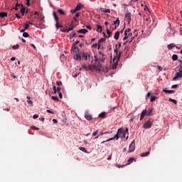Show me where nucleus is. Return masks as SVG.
Segmentation results:
<instances>
[{"label": "nucleus", "mask_w": 182, "mask_h": 182, "mask_svg": "<svg viewBox=\"0 0 182 182\" xmlns=\"http://www.w3.org/2000/svg\"><path fill=\"white\" fill-rule=\"evenodd\" d=\"M100 55H102L100 59H97L96 56H95V62L97 63V65L94 64L93 65H89L90 70H96L97 71H102V68H103L104 62H105V59L107 58L106 55H104L102 52H99Z\"/></svg>", "instance_id": "nucleus-1"}, {"label": "nucleus", "mask_w": 182, "mask_h": 182, "mask_svg": "<svg viewBox=\"0 0 182 182\" xmlns=\"http://www.w3.org/2000/svg\"><path fill=\"white\" fill-rule=\"evenodd\" d=\"M71 50L76 53V55H75L76 60H82V56L80 53V50L79 49V48L77 46H76V45H75V43H73Z\"/></svg>", "instance_id": "nucleus-2"}, {"label": "nucleus", "mask_w": 182, "mask_h": 182, "mask_svg": "<svg viewBox=\"0 0 182 182\" xmlns=\"http://www.w3.org/2000/svg\"><path fill=\"white\" fill-rule=\"evenodd\" d=\"M121 54L122 53L119 52V54L117 56V58L116 59V58L114 57L113 60H112V68L113 70H114L115 68H117V66L119 65V62L120 60V58H121Z\"/></svg>", "instance_id": "nucleus-3"}, {"label": "nucleus", "mask_w": 182, "mask_h": 182, "mask_svg": "<svg viewBox=\"0 0 182 182\" xmlns=\"http://www.w3.org/2000/svg\"><path fill=\"white\" fill-rule=\"evenodd\" d=\"M81 59H85V60H88L90 59V52H82L80 53Z\"/></svg>", "instance_id": "nucleus-4"}, {"label": "nucleus", "mask_w": 182, "mask_h": 182, "mask_svg": "<svg viewBox=\"0 0 182 182\" xmlns=\"http://www.w3.org/2000/svg\"><path fill=\"white\" fill-rule=\"evenodd\" d=\"M182 77V65L178 68V72L176 73V75L173 77V81H176L178 78Z\"/></svg>", "instance_id": "nucleus-5"}, {"label": "nucleus", "mask_w": 182, "mask_h": 182, "mask_svg": "<svg viewBox=\"0 0 182 182\" xmlns=\"http://www.w3.org/2000/svg\"><path fill=\"white\" fill-rule=\"evenodd\" d=\"M121 134V132H119V131L117 132V134H115L114 136L112 137V138H109L108 139H107L106 141H102L101 142V144H105V142H108L109 141H112V139H114V138H116L117 139H119V135Z\"/></svg>", "instance_id": "nucleus-6"}, {"label": "nucleus", "mask_w": 182, "mask_h": 182, "mask_svg": "<svg viewBox=\"0 0 182 182\" xmlns=\"http://www.w3.org/2000/svg\"><path fill=\"white\" fill-rule=\"evenodd\" d=\"M153 125V122L151 120H147L144 124V129H151V126Z\"/></svg>", "instance_id": "nucleus-7"}, {"label": "nucleus", "mask_w": 182, "mask_h": 182, "mask_svg": "<svg viewBox=\"0 0 182 182\" xmlns=\"http://www.w3.org/2000/svg\"><path fill=\"white\" fill-rule=\"evenodd\" d=\"M135 148H136V142H135V140L134 139L129 145V152H133Z\"/></svg>", "instance_id": "nucleus-8"}, {"label": "nucleus", "mask_w": 182, "mask_h": 182, "mask_svg": "<svg viewBox=\"0 0 182 182\" xmlns=\"http://www.w3.org/2000/svg\"><path fill=\"white\" fill-rule=\"evenodd\" d=\"M118 133H120V134H122V136L124 137H125L127 133H129V129H128V127H127V129H125V130H123L122 129H119Z\"/></svg>", "instance_id": "nucleus-9"}, {"label": "nucleus", "mask_w": 182, "mask_h": 182, "mask_svg": "<svg viewBox=\"0 0 182 182\" xmlns=\"http://www.w3.org/2000/svg\"><path fill=\"white\" fill-rule=\"evenodd\" d=\"M125 20L127 21L128 24H130L132 20L131 13H127V14H125Z\"/></svg>", "instance_id": "nucleus-10"}, {"label": "nucleus", "mask_w": 182, "mask_h": 182, "mask_svg": "<svg viewBox=\"0 0 182 182\" xmlns=\"http://www.w3.org/2000/svg\"><path fill=\"white\" fill-rule=\"evenodd\" d=\"M74 29V24L73 21H71V24H70L69 28H66V30H61L63 32H70V31H73Z\"/></svg>", "instance_id": "nucleus-11"}, {"label": "nucleus", "mask_w": 182, "mask_h": 182, "mask_svg": "<svg viewBox=\"0 0 182 182\" xmlns=\"http://www.w3.org/2000/svg\"><path fill=\"white\" fill-rule=\"evenodd\" d=\"M146 114H147V110H146V109H144V110H142V112L141 113L140 120H143V119H144Z\"/></svg>", "instance_id": "nucleus-12"}, {"label": "nucleus", "mask_w": 182, "mask_h": 182, "mask_svg": "<svg viewBox=\"0 0 182 182\" xmlns=\"http://www.w3.org/2000/svg\"><path fill=\"white\" fill-rule=\"evenodd\" d=\"M163 92H165V94H175L176 91L173 90H163Z\"/></svg>", "instance_id": "nucleus-13"}, {"label": "nucleus", "mask_w": 182, "mask_h": 182, "mask_svg": "<svg viewBox=\"0 0 182 182\" xmlns=\"http://www.w3.org/2000/svg\"><path fill=\"white\" fill-rule=\"evenodd\" d=\"M134 36H132V38H131V41H129L130 43L133 41V39H134V38H137V36H138V30H134Z\"/></svg>", "instance_id": "nucleus-14"}, {"label": "nucleus", "mask_w": 182, "mask_h": 182, "mask_svg": "<svg viewBox=\"0 0 182 182\" xmlns=\"http://www.w3.org/2000/svg\"><path fill=\"white\" fill-rule=\"evenodd\" d=\"M53 17H54L55 21L56 22V24H58V21H59V17H58V16H57L55 11H53Z\"/></svg>", "instance_id": "nucleus-15"}, {"label": "nucleus", "mask_w": 182, "mask_h": 182, "mask_svg": "<svg viewBox=\"0 0 182 182\" xmlns=\"http://www.w3.org/2000/svg\"><path fill=\"white\" fill-rule=\"evenodd\" d=\"M85 118L87 120H92V117L91 116V114H90V113H85Z\"/></svg>", "instance_id": "nucleus-16"}, {"label": "nucleus", "mask_w": 182, "mask_h": 182, "mask_svg": "<svg viewBox=\"0 0 182 182\" xmlns=\"http://www.w3.org/2000/svg\"><path fill=\"white\" fill-rule=\"evenodd\" d=\"M58 13H59V14H61L62 16H65V14H66L63 9H58Z\"/></svg>", "instance_id": "nucleus-17"}, {"label": "nucleus", "mask_w": 182, "mask_h": 182, "mask_svg": "<svg viewBox=\"0 0 182 182\" xmlns=\"http://www.w3.org/2000/svg\"><path fill=\"white\" fill-rule=\"evenodd\" d=\"M99 117H100L101 119H105L106 117V112H102V113H100Z\"/></svg>", "instance_id": "nucleus-18"}, {"label": "nucleus", "mask_w": 182, "mask_h": 182, "mask_svg": "<svg viewBox=\"0 0 182 182\" xmlns=\"http://www.w3.org/2000/svg\"><path fill=\"white\" fill-rule=\"evenodd\" d=\"M77 21V20L76 16H75V17H73V21H72V22L73 23V29H74V28H75L76 26H77V24H76Z\"/></svg>", "instance_id": "nucleus-19"}, {"label": "nucleus", "mask_w": 182, "mask_h": 182, "mask_svg": "<svg viewBox=\"0 0 182 182\" xmlns=\"http://www.w3.org/2000/svg\"><path fill=\"white\" fill-rule=\"evenodd\" d=\"M119 36H120V32L119 31H117V32H115V34H114V39H119Z\"/></svg>", "instance_id": "nucleus-20"}, {"label": "nucleus", "mask_w": 182, "mask_h": 182, "mask_svg": "<svg viewBox=\"0 0 182 182\" xmlns=\"http://www.w3.org/2000/svg\"><path fill=\"white\" fill-rule=\"evenodd\" d=\"M119 24H120V20L119 18H117V20L114 21V25L116 26L115 28H117V27H119Z\"/></svg>", "instance_id": "nucleus-21"}, {"label": "nucleus", "mask_w": 182, "mask_h": 182, "mask_svg": "<svg viewBox=\"0 0 182 182\" xmlns=\"http://www.w3.org/2000/svg\"><path fill=\"white\" fill-rule=\"evenodd\" d=\"M167 47L168 50H171L173 48H176V45L174 43H169Z\"/></svg>", "instance_id": "nucleus-22"}, {"label": "nucleus", "mask_w": 182, "mask_h": 182, "mask_svg": "<svg viewBox=\"0 0 182 182\" xmlns=\"http://www.w3.org/2000/svg\"><path fill=\"white\" fill-rule=\"evenodd\" d=\"M82 6V4H81L80 3H79V4H77V6L75 7L76 11H78L79 10H81Z\"/></svg>", "instance_id": "nucleus-23"}, {"label": "nucleus", "mask_w": 182, "mask_h": 182, "mask_svg": "<svg viewBox=\"0 0 182 182\" xmlns=\"http://www.w3.org/2000/svg\"><path fill=\"white\" fill-rule=\"evenodd\" d=\"M153 113V109L151 107L148 109V112H147V116H151Z\"/></svg>", "instance_id": "nucleus-24"}, {"label": "nucleus", "mask_w": 182, "mask_h": 182, "mask_svg": "<svg viewBox=\"0 0 182 182\" xmlns=\"http://www.w3.org/2000/svg\"><path fill=\"white\" fill-rule=\"evenodd\" d=\"M77 32L79 33H86L88 32V30H86V28H82V30H78Z\"/></svg>", "instance_id": "nucleus-25"}, {"label": "nucleus", "mask_w": 182, "mask_h": 182, "mask_svg": "<svg viewBox=\"0 0 182 182\" xmlns=\"http://www.w3.org/2000/svg\"><path fill=\"white\" fill-rule=\"evenodd\" d=\"M8 14L6 12H1L0 13V17H1V18H4V17H7Z\"/></svg>", "instance_id": "nucleus-26"}, {"label": "nucleus", "mask_w": 182, "mask_h": 182, "mask_svg": "<svg viewBox=\"0 0 182 182\" xmlns=\"http://www.w3.org/2000/svg\"><path fill=\"white\" fill-rule=\"evenodd\" d=\"M20 6L22 7V8L21 9V13L23 14V16H24V13H25V11H26V9H25L24 7H23V4H21Z\"/></svg>", "instance_id": "nucleus-27"}, {"label": "nucleus", "mask_w": 182, "mask_h": 182, "mask_svg": "<svg viewBox=\"0 0 182 182\" xmlns=\"http://www.w3.org/2000/svg\"><path fill=\"white\" fill-rule=\"evenodd\" d=\"M150 151H148L147 152H144L143 154H141V156L144 157V156H148L149 155Z\"/></svg>", "instance_id": "nucleus-28"}, {"label": "nucleus", "mask_w": 182, "mask_h": 182, "mask_svg": "<svg viewBox=\"0 0 182 182\" xmlns=\"http://www.w3.org/2000/svg\"><path fill=\"white\" fill-rule=\"evenodd\" d=\"M98 133H99V131H98V130H96V131H94V132L92 133V136H95V138H96V136H97Z\"/></svg>", "instance_id": "nucleus-29"}, {"label": "nucleus", "mask_w": 182, "mask_h": 182, "mask_svg": "<svg viewBox=\"0 0 182 182\" xmlns=\"http://www.w3.org/2000/svg\"><path fill=\"white\" fill-rule=\"evenodd\" d=\"M101 11L104 13H110V10L109 9H101Z\"/></svg>", "instance_id": "nucleus-30"}, {"label": "nucleus", "mask_w": 182, "mask_h": 182, "mask_svg": "<svg viewBox=\"0 0 182 182\" xmlns=\"http://www.w3.org/2000/svg\"><path fill=\"white\" fill-rule=\"evenodd\" d=\"M92 48H97L98 49H100V45L98 43H94V45H92Z\"/></svg>", "instance_id": "nucleus-31"}, {"label": "nucleus", "mask_w": 182, "mask_h": 182, "mask_svg": "<svg viewBox=\"0 0 182 182\" xmlns=\"http://www.w3.org/2000/svg\"><path fill=\"white\" fill-rule=\"evenodd\" d=\"M134 161V158H129V159H128V165H130V164H132Z\"/></svg>", "instance_id": "nucleus-32"}, {"label": "nucleus", "mask_w": 182, "mask_h": 182, "mask_svg": "<svg viewBox=\"0 0 182 182\" xmlns=\"http://www.w3.org/2000/svg\"><path fill=\"white\" fill-rule=\"evenodd\" d=\"M178 55H173V56H172V60H173V61L178 60Z\"/></svg>", "instance_id": "nucleus-33"}, {"label": "nucleus", "mask_w": 182, "mask_h": 182, "mask_svg": "<svg viewBox=\"0 0 182 182\" xmlns=\"http://www.w3.org/2000/svg\"><path fill=\"white\" fill-rule=\"evenodd\" d=\"M114 53L116 54L115 58L117 59V58H118V56H119V50H118L117 48V49H114Z\"/></svg>", "instance_id": "nucleus-34"}, {"label": "nucleus", "mask_w": 182, "mask_h": 182, "mask_svg": "<svg viewBox=\"0 0 182 182\" xmlns=\"http://www.w3.org/2000/svg\"><path fill=\"white\" fill-rule=\"evenodd\" d=\"M79 149H80V151H82V152H87V149H86V148H85L84 146H80V147H79Z\"/></svg>", "instance_id": "nucleus-35"}, {"label": "nucleus", "mask_w": 182, "mask_h": 182, "mask_svg": "<svg viewBox=\"0 0 182 182\" xmlns=\"http://www.w3.org/2000/svg\"><path fill=\"white\" fill-rule=\"evenodd\" d=\"M29 28V21H27L26 24L24 26V31H26Z\"/></svg>", "instance_id": "nucleus-36"}, {"label": "nucleus", "mask_w": 182, "mask_h": 182, "mask_svg": "<svg viewBox=\"0 0 182 182\" xmlns=\"http://www.w3.org/2000/svg\"><path fill=\"white\" fill-rule=\"evenodd\" d=\"M19 45L18 44H17V45H14L13 46H12V48L14 49V50H16V49H19Z\"/></svg>", "instance_id": "nucleus-37"}, {"label": "nucleus", "mask_w": 182, "mask_h": 182, "mask_svg": "<svg viewBox=\"0 0 182 182\" xmlns=\"http://www.w3.org/2000/svg\"><path fill=\"white\" fill-rule=\"evenodd\" d=\"M105 41H106L105 38H100V39H99V44L100 45L102 42H105Z\"/></svg>", "instance_id": "nucleus-38"}, {"label": "nucleus", "mask_w": 182, "mask_h": 182, "mask_svg": "<svg viewBox=\"0 0 182 182\" xmlns=\"http://www.w3.org/2000/svg\"><path fill=\"white\" fill-rule=\"evenodd\" d=\"M56 29H59V28H62L63 26L59 24V21L57 22V24H55Z\"/></svg>", "instance_id": "nucleus-39"}, {"label": "nucleus", "mask_w": 182, "mask_h": 182, "mask_svg": "<svg viewBox=\"0 0 182 182\" xmlns=\"http://www.w3.org/2000/svg\"><path fill=\"white\" fill-rule=\"evenodd\" d=\"M97 31H98L99 32H102V26H97Z\"/></svg>", "instance_id": "nucleus-40"}, {"label": "nucleus", "mask_w": 182, "mask_h": 182, "mask_svg": "<svg viewBox=\"0 0 182 182\" xmlns=\"http://www.w3.org/2000/svg\"><path fill=\"white\" fill-rule=\"evenodd\" d=\"M107 33H108V38H109L112 36V32L109 28H107Z\"/></svg>", "instance_id": "nucleus-41"}, {"label": "nucleus", "mask_w": 182, "mask_h": 182, "mask_svg": "<svg viewBox=\"0 0 182 182\" xmlns=\"http://www.w3.org/2000/svg\"><path fill=\"white\" fill-rule=\"evenodd\" d=\"M23 36H24V38H28L29 36V33L24 31L23 33Z\"/></svg>", "instance_id": "nucleus-42"}, {"label": "nucleus", "mask_w": 182, "mask_h": 182, "mask_svg": "<svg viewBox=\"0 0 182 182\" xmlns=\"http://www.w3.org/2000/svg\"><path fill=\"white\" fill-rule=\"evenodd\" d=\"M76 35V33L75 32H71L70 33V38H74Z\"/></svg>", "instance_id": "nucleus-43"}, {"label": "nucleus", "mask_w": 182, "mask_h": 182, "mask_svg": "<svg viewBox=\"0 0 182 182\" xmlns=\"http://www.w3.org/2000/svg\"><path fill=\"white\" fill-rule=\"evenodd\" d=\"M101 135H104V132H102V131H100V132L97 135V136H95V138H99V136H100Z\"/></svg>", "instance_id": "nucleus-44"}, {"label": "nucleus", "mask_w": 182, "mask_h": 182, "mask_svg": "<svg viewBox=\"0 0 182 182\" xmlns=\"http://www.w3.org/2000/svg\"><path fill=\"white\" fill-rule=\"evenodd\" d=\"M178 87H179L178 84H175V85L171 86V88L175 89V88H178Z\"/></svg>", "instance_id": "nucleus-45"}, {"label": "nucleus", "mask_w": 182, "mask_h": 182, "mask_svg": "<svg viewBox=\"0 0 182 182\" xmlns=\"http://www.w3.org/2000/svg\"><path fill=\"white\" fill-rule=\"evenodd\" d=\"M31 129L33 130H40L39 127H36V126H31Z\"/></svg>", "instance_id": "nucleus-46"}, {"label": "nucleus", "mask_w": 182, "mask_h": 182, "mask_svg": "<svg viewBox=\"0 0 182 182\" xmlns=\"http://www.w3.org/2000/svg\"><path fill=\"white\" fill-rule=\"evenodd\" d=\"M169 100H170L171 102H173V103H174L175 105L177 104V100H172V98H169Z\"/></svg>", "instance_id": "nucleus-47"}, {"label": "nucleus", "mask_w": 182, "mask_h": 182, "mask_svg": "<svg viewBox=\"0 0 182 182\" xmlns=\"http://www.w3.org/2000/svg\"><path fill=\"white\" fill-rule=\"evenodd\" d=\"M156 97H154V96L152 95L151 97V100H151V102H154V100H156Z\"/></svg>", "instance_id": "nucleus-48"}, {"label": "nucleus", "mask_w": 182, "mask_h": 182, "mask_svg": "<svg viewBox=\"0 0 182 182\" xmlns=\"http://www.w3.org/2000/svg\"><path fill=\"white\" fill-rule=\"evenodd\" d=\"M82 67V68H84L85 70H88V67H87V65H86L85 64H83Z\"/></svg>", "instance_id": "nucleus-49"}, {"label": "nucleus", "mask_w": 182, "mask_h": 182, "mask_svg": "<svg viewBox=\"0 0 182 182\" xmlns=\"http://www.w3.org/2000/svg\"><path fill=\"white\" fill-rule=\"evenodd\" d=\"M56 84L58 86H60V85H62L63 82L62 81H57Z\"/></svg>", "instance_id": "nucleus-50"}, {"label": "nucleus", "mask_w": 182, "mask_h": 182, "mask_svg": "<svg viewBox=\"0 0 182 182\" xmlns=\"http://www.w3.org/2000/svg\"><path fill=\"white\" fill-rule=\"evenodd\" d=\"M57 91H58V90H57L56 87L54 86L53 87V92H54V94H56Z\"/></svg>", "instance_id": "nucleus-51"}, {"label": "nucleus", "mask_w": 182, "mask_h": 182, "mask_svg": "<svg viewBox=\"0 0 182 182\" xmlns=\"http://www.w3.org/2000/svg\"><path fill=\"white\" fill-rule=\"evenodd\" d=\"M60 90H61L60 87L58 86V87H57V91H58V95H59V94H60Z\"/></svg>", "instance_id": "nucleus-52"}, {"label": "nucleus", "mask_w": 182, "mask_h": 182, "mask_svg": "<svg viewBox=\"0 0 182 182\" xmlns=\"http://www.w3.org/2000/svg\"><path fill=\"white\" fill-rule=\"evenodd\" d=\"M48 113H51L52 114H54V112H53L52 110H50V109H47Z\"/></svg>", "instance_id": "nucleus-53"}, {"label": "nucleus", "mask_w": 182, "mask_h": 182, "mask_svg": "<svg viewBox=\"0 0 182 182\" xmlns=\"http://www.w3.org/2000/svg\"><path fill=\"white\" fill-rule=\"evenodd\" d=\"M158 70H159V71H162L163 68L161 65H157Z\"/></svg>", "instance_id": "nucleus-54"}, {"label": "nucleus", "mask_w": 182, "mask_h": 182, "mask_svg": "<svg viewBox=\"0 0 182 182\" xmlns=\"http://www.w3.org/2000/svg\"><path fill=\"white\" fill-rule=\"evenodd\" d=\"M51 99H53V100H59L58 97H51Z\"/></svg>", "instance_id": "nucleus-55"}, {"label": "nucleus", "mask_w": 182, "mask_h": 182, "mask_svg": "<svg viewBox=\"0 0 182 182\" xmlns=\"http://www.w3.org/2000/svg\"><path fill=\"white\" fill-rule=\"evenodd\" d=\"M27 102H28V103L29 105H32V104L33 103V100H27Z\"/></svg>", "instance_id": "nucleus-56"}, {"label": "nucleus", "mask_w": 182, "mask_h": 182, "mask_svg": "<svg viewBox=\"0 0 182 182\" xmlns=\"http://www.w3.org/2000/svg\"><path fill=\"white\" fill-rule=\"evenodd\" d=\"M38 114H33V119H38Z\"/></svg>", "instance_id": "nucleus-57"}, {"label": "nucleus", "mask_w": 182, "mask_h": 182, "mask_svg": "<svg viewBox=\"0 0 182 182\" xmlns=\"http://www.w3.org/2000/svg\"><path fill=\"white\" fill-rule=\"evenodd\" d=\"M112 156V154H111V155H109V156H108V158H107L108 161H111Z\"/></svg>", "instance_id": "nucleus-58"}, {"label": "nucleus", "mask_w": 182, "mask_h": 182, "mask_svg": "<svg viewBox=\"0 0 182 182\" xmlns=\"http://www.w3.org/2000/svg\"><path fill=\"white\" fill-rule=\"evenodd\" d=\"M16 6H17V9H18V7L21 6V4H19L18 0H17Z\"/></svg>", "instance_id": "nucleus-59"}, {"label": "nucleus", "mask_w": 182, "mask_h": 182, "mask_svg": "<svg viewBox=\"0 0 182 182\" xmlns=\"http://www.w3.org/2000/svg\"><path fill=\"white\" fill-rule=\"evenodd\" d=\"M59 97H60V99H63V95L61 94L60 91L59 92Z\"/></svg>", "instance_id": "nucleus-60"}, {"label": "nucleus", "mask_w": 182, "mask_h": 182, "mask_svg": "<svg viewBox=\"0 0 182 182\" xmlns=\"http://www.w3.org/2000/svg\"><path fill=\"white\" fill-rule=\"evenodd\" d=\"M53 122L55 124L58 123V120L56 119H53Z\"/></svg>", "instance_id": "nucleus-61"}, {"label": "nucleus", "mask_w": 182, "mask_h": 182, "mask_svg": "<svg viewBox=\"0 0 182 182\" xmlns=\"http://www.w3.org/2000/svg\"><path fill=\"white\" fill-rule=\"evenodd\" d=\"M77 10H76V7L73 9V10H71V13H76Z\"/></svg>", "instance_id": "nucleus-62"}, {"label": "nucleus", "mask_w": 182, "mask_h": 182, "mask_svg": "<svg viewBox=\"0 0 182 182\" xmlns=\"http://www.w3.org/2000/svg\"><path fill=\"white\" fill-rule=\"evenodd\" d=\"M26 4H27V6H30L31 5L30 0H27Z\"/></svg>", "instance_id": "nucleus-63"}, {"label": "nucleus", "mask_w": 182, "mask_h": 182, "mask_svg": "<svg viewBox=\"0 0 182 182\" xmlns=\"http://www.w3.org/2000/svg\"><path fill=\"white\" fill-rule=\"evenodd\" d=\"M151 95V92H148L146 97H149Z\"/></svg>", "instance_id": "nucleus-64"}]
</instances>
